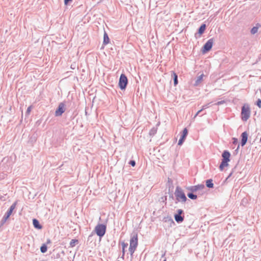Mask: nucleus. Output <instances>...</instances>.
I'll use <instances>...</instances> for the list:
<instances>
[{"label":"nucleus","mask_w":261,"mask_h":261,"mask_svg":"<svg viewBox=\"0 0 261 261\" xmlns=\"http://www.w3.org/2000/svg\"><path fill=\"white\" fill-rule=\"evenodd\" d=\"M50 243V240L49 239H48L47 240V243L48 244V243Z\"/></svg>","instance_id":"41"},{"label":"nucleus","mask_w":261,"mask_h":261,"mask_svg":"<svg viewBox=\"0 0 261 261\" xmlns=\"http://www.w3.org/2000/svg\"><path fill=\"white\" fill-rule=\"evenodd\" d=\"M106 225L103 224H97L95 226L94 231L92 232L91 234L89 236L88 239H90V238L93 236L94 232L96 233L99 238L103 237L106 233Z\"/></svg>","instance_id":"2"},{"label":"nucleus","mask_w":261,"mask_h":261,"mask_svg":"<svg viewBox=\"0 0 261 261\" xmlns=\"http://www.w3.org/2000/svg\"><path fill=\"white\" fill-rule=\"evenodd\" d=\"M17 201H15L11 205V206L9 207V208L8 210H9L10 211H12V212H13V210L16 207V206L17 205Z\"/></svg>","instance_id":"25"},{"label":"nucleus","mask_w":261,"mask_h":261,"mask_svg":"<svg viewBox=\"0 0 261 261\" xmlns=\"http://www.w3.org/2000/svg\"><path fill=\"white\" fill-rule=\"evenodd\" d=\"M174 194L176 197V203L178 202H185L187 200L185 194L182 189L179 186L176 187Z\"/></svg>","instance_id":"3"},{"label":"nucleus","mask_w":261,"mask_h":261,"mask_svg":"<svg viewBox=\"0 0 261 261\" xmlns=\"http://www.w3.org/2000/svg\"><path fill=\"white\" fill-rule=\"evenodd\" d=\"M232 143L233 144H237L238 143V140L237 138H232Z\"/></svg>","instance_id":"30"},{"label":"nucleus","mask_w":261,"mask_h":261,"mask_svg":"<svg viewBox=\"0 0 261 261\" xmlns=\"http://www.w3.org/2000/svg\"><path fill=\"white\" fill-rule=\"evenodd\" d=\"M202 111H203V110H202V109H201V110H199V111L197 112V113L196 114V115H195V117L196 116H197V115H199V114H200V113Z\"/></svg>","instance_id":"37"},{"label":"nucleus","mask_w":261,"mask_h":261,"mask_svg":"<svg viewBox=\"0 0 261 261\" xmlns=\"http://www.w3.org/2000/svg\"><path fill=\"white\" fill-rule=\"evenodd\" d=\"M162 200L163 201H166L167 200V196H164L162 197Z\"/></svg>","instance_id":"38"},{"label":"nucleus","mask_w":261,"mask_h":261,"mask_svg":"<svg viewBox=\"0 0 261 261\" xmlns=\"http://www.w3.org/2000/svg\"><path fill=\"white\" fill-rule=\"evenodd\" d=\"M12 212V211L8 210L5 215L3 217L1 221V224L0 226H2L4 225V224L6 222L8 219L10 217V216L11 215Z\"/></svg>","instance_id":"13"},{"label":"nucleus","mask_w":261,"mask_h":261,"mask_svg":"<svg viewBox=\"0 0 261 261\" xmlns=\"http://www.w3.org/2000/svg\"><path fill=\"white\" fill-rule=\"evenodd\" d=\"M79 243V240L77 239H72L70 242V247H74L76 244Z\"/></svg>","instance_id":"23"},{"label":"nucleus","mask_w":261,"mask_h":261,"mask_svg":"<svg viewBox=\"0 0 261 261\" xmlns=\"http://www.w3.org/2000/svg\"><path fill=\"white\" fill-rule=\"evenodd\" d=\"M163 261H167V260H166V258H165V259L163 260Z\"/></svg>","instance_id":"43"},{"label":"nucleus","mask_w":261,"mask_h":261,"mask_svg":"<svg viewBox=\"0 0 261 261\" xmlns=\"http://www.w3.org/2000/svg\"><path fill=\"white\" fill-rule=\"evenodd\" d=\"M33 224L34 227L38 229H40L42 228V226L40 224L39 221L36 219H33Z\"/></svg>","instance_id":"15"},{"label":"nucleus","mask_w":261,"mask_h":261,"mask_svg":"<svg viewBox=\"0 0 261 261\" xmlns=\"http://www.w3.org/2000/svg\"><path fill=\"white\" fill-rule=\"evenodd\" d=\"M138 245V233L136 231H133L130 235V245L129 251L131 255L134 253Z\"/></svg>","instance_id":"1"},{"label":"nucleus","mask_w":261,"mask_h":261,"mask_svg":"<svg viewBox=\"0 0 261 261\" xmlns=\"http://www.w3.org/2000/svg\"><path fill=\"white\" fill-rule=\"evenodd\" d=\"M173 79L174 82V86H176L178 84V76L175 72L173 73Z\"/></svg>","instance_id":"22"},{"label":"nucleus","mask_w":261,"mask_h":261,"mask_svg":"<svg viewBox=\"0 0 261 261\" xmlns=\"http://www.w3.org/2000/svg\"><path fill=\"white\" fill-rule=\"evenodd\" d=\"M210 103L203 105L202 108V110L208 108L209 107Z\"/></svg>","instance_id":"32"},{"label":"nucleus","mask_w":261,"mask_h":261,"mask_svg":"<svg viewBox=\"0 0 261 261\" xmlns=\"http://www.w3.org/2000/svg\"><path fill=\"white\" fill-rule=\"evenodd\" d=\"M72 0H64V4L67 5L68 3L71 2Z\"/></svg>","instance_id":"35"},{"label":"nucleus","mask_w":261,"mask_h":261,"mask_svg":"<svg viewBox=\"0 0 261 261\" xmlns=\"http://www.w3.org/2000/svg\"><path fill=\"white\" fill-rule=\"evenodd\" d=\"M259 26H260V24L259 23H257L256 26L253 27L250 31L251 34L252 35H254L255 33H256L258 31V27H259Z\"/></svg>","instance_id":"19"},{"label":"nucleus","mask_w":261,"mask_h":261,"mask_svg":"<svg viewBox=\"0 0 261 261\" xmlns=\"http://www.w3.org/2000/svg\"><path fill=\"white\" fill-rule=\"evenodd\" d=\"M117 261H120V260H117Z\"/></svg>","instance_id":"44"},{"label":"nucleus","mask_w":261,"mask_h":261,"mask_svg":"<svg viewBox=\"0 0 261 261\" xmlns=\"http://www.w3.org/2000/svg\"><path fill=\"white\" fill-rule=\"evenodd\" d=\"M31 110H32V106H29L27 110L26 114L29 115L30 114V112L31 111Z\"/></svg>","instance_id":"29"},{"label":"nucleus","mask_w":261,"mask_h":261,"mask_svg":"<svg viewBox=\"0 0 261 261\" xmlns=\"http://www.w3.org/2000/svg\"><path fill=\"white\" fill-rule=\"evenodd\" d=\"M204 188L203 184H199L194 186L189 187L188 189L192 192H195L199 190H202Z\"/></svg>","instance_id":"10"},{"label":"nucleus","mask_w":261,"mask_h":261,"mask_svg":"<svg viewBox=\"0 0 261 261\" xmlns=\"http://www.w3.org/2000/svg\"><path fill=\"white\" fill-rule=\"evenodd\" d=\"M188 133V130L187 128H185L182 132V135L180 136V138L178 141V145H181L185 141Z\"/></svg>","instance_id":"9"},{"label":"nucleus","mask_w":261,"mask_h":261,"mask_svg":"<svg viewBox=\"0 0 261 261\" xmlns=\"http://www.w3.org/2000/svg\"><path fill=\"white\" fill-rule=\"evenodd\" d=\"M206 26L205 24H202L200 25L198 30V33L201 35H202L205 31L206 29Z\"/></svg>","instance_id":"17"},{"label":"nucleus","mask_w":261,"mask_h":261,"mask_svg":"<svg viewBox=\"0 0 261 261\" xmlns=\"http://www.w3.org/2000/svg\"><path fill=\"white\" fill-rule=\"evenodd\" d=\"M110 43V39L107 32L105 31L103 34V44L107 45Z\"/></svg>","instance_id":"16"},{"label":"nucleus","mask_w":261,"mask_h":261,"mask_svg":"<svg viewBox=\"0 0 261 261\" xmlns=\"http://www.w3.org/2000/svg\"><path fill=\"white\" fill-rule=\"evenodd\" d=\"M188 197L192 199V200H195L197 198V196L194 194H193V192L188 193L187 194Z\"/></svg>","instance_id":"21"},{"label":"nucleus","mask_w":261,"mask_h":261,"mask_svg":"<svg viewBox=\"0 0 261 261\" xmlns=\"http://www.w3.org/2000/svg\"><path fill=\"white\" fill-rule=\"evenodd\" d=\"M127 245H128V244L127 243H124V242H123L122 243V248L125 249V248L127 246Z\"/></svg>","instance_id":"36"},{"label":"nucleus","mask_w":261,"mask_h":261,"mask_svg":"<svg viewBox=\"0 0 261 261\" xmlns=\"http://www.w3.org/2000/svg\"><path fill=\"white\" fill-rule=\"evenodd\" d=\"M129 164L130 165L134 167L136 165V162L134 160H130L129 162Z\"/></svg>","instance_id":"28"},{"label":"nucleus","mask_w":261,"mask_h":261,"mask_svg":"<svg viewBox=\"0 0 261 261\" xmlns=\"http://www.w3.org/2000/svg\"><path fill=\"white\" fill-rule=\"evenodd\" d=\"M228 166V163L222 161V162L219 166V169L221 171H222L225 167H227Z\"/></svg>","instance_id":"20"},{"label":"nucleus","mask_w":261,"mask_h":261,"mask_svg":"<svg viewBox=\"0 0 261 261\" xmlns=\"http://www.w3.org/2000/svg\"><path fill=\"white\" fill-rule=\"evenodd\" d=\"M234 169H235V168H234L232 169V171L230 173V174H229V175L228 176V177L226 178V180L228 179L230 176H231V175H232V173H233V171H234Z\"/></svg>","instance_id":"34"},{"label":"nucleus","mask_w":261,"mask_h":261,"mask_svg":"<svg viewBox=\"0 0 261 261\" xmlns=\"http://www.w3.org/2000/svg\"><path fill=\"white\" fill-rule=\"evenodd\" d=\"M250 116V109L248 105H244L242 107L241 118L243 121H247Z\"/></svg>","instance_id":"4"},{"label":"nucleus","mask_w":261,"mask_h":261,"mask_svg":"<svg viewBox=\"0 0 261 261\" xmlns=\"http://www.w3.org/2000/svg\"><path fill=\"white\" fill-rule=\"evenodd\" d=\"M214 38H211L207 41L202 47V52L205 53L210 51L213 46Z\"/></svg>","instance_id":"7"},{"label":"nucleus","mask_w":261,"mask_h":261,"mask_svg":"<svg viewBox=\"0 0 261 261\" xmlns=\"http://www.w3.org/2000/svg\"><path fill=\"white\" fill-rule=\"evenodd\" d=\"M205 185L208 188H213L214 184L212 179H208L205 180Z\"/></svg>","instance_id":"18"},{"label":"nucleus","mask_w":261,"mask_h":261,"mask_svg":"<svg viewBox=\"0 0 261 261\" xmlns=\"http://www.w3.org/2000/svg\"><path fill=\"white\" fill-rule=\"evenodd\" d=\"M122 256H123L124 255V253H125V249L124 248H122Z\"/></svg>","instance_id":"39"},{"label":"nucleus","mask_w":261,"mask_h":261,"mask_svg":"<svg viewBox=\"0 0 261 261\" xmlns=\"http://www.w3.org/2000/svg\"><path fill=\"white\" fill-rule=\"evenodd\" d=\"M203 76H204V74L203 73L200 74L198 76H197V77L196 78V79L195 81V83L193 84L194 86H195V87L198 86L200 84V83L202 82V81H203Z\"/></svg>","instance_id":"14"},{"label":"nucleus","mask_w":261,"mask_h":261,"mask_svg":"<svg viewBox=\"0 0 261 261\" xmlns=\"http://www.w3.org/2000/svg\"><path fill=\"white\" fill-rule=\"evenodd\" d=\"M47 247L46 244H43L40 247V251L42 253H45L47 251Z\"/></svg>","instance_id":"24"},{"label":"nucleus","mask_w":261,"mask_h":261,"mask_svg":"<svg viewBox=\"0 0 261 261\" xmlns=\"http://www.w3.org/2000/svg\"><path fill=\"white\" fill-rule=\"evenodd\" d=\"M156 128L153 127L149 131V135L150 136H154L156 133Z\"/></svg>","instance_id":"26"},{"label":"nucleus","mask_w":261,"mask_h":261,"mask_svg":"<svg viewBox=\"0 0 261 261\" xmlns=\"http://www.w3.org/2000/svg\"><path fill=\"white\" fill-rule=\"evenodd\" d=\"M230 153L228 150H224L222 154V161L228 163L230 161Z\"/></svg>","instance_id":"11"},{"label":"nucleus","mask_w":261,"mask_h":261,"mask_svg":"<svg viewBox=\"0 0 261 261\" xmlns=\"http://www.w3.org/2000/svg\"><path fill=\"white\" fill-rule=\"evenodd\" d=\"M165 253L163 254L162 255V257H164L165 256Z\"/></svg>","instance_id":"42"},{"label":"nucleus","mask_w":261,"mask_h":261,"mask_svg":"<svg viewBox=\"0 0 261 261\" xmlns=\"http://www.w3.org/2000/svg\"><path fill=\"white\" fill-rule=\"evenodd\" d=\"M248 134L247 132H244L242 133L241 135V145L242 146H244L247 143L248 140Z\"/></svg>","instance_id":"12"},{"label":"nucleus","mask_w":261,"mask_h":261,"mask_svg":"<svg viewBox=\"0 0 261 261\" xmlns=\"http://www.w3.org/2000/svg\"><path fill=\"white\" fill-rule=\"evenodd\" d=\"M128 84V80L126 76L122 73L119 80L118 85L121 90H125Z\"/></svg>","instance_id":"5"},{"label":"nucleus","mask_w":261,"mask_h":261,"mask_svg":"<svg viewBox=\"0 0 261 261\" xmlns=\"http://www.w3.org/2000/svg\"><path fill=\"white\" fill-rule=\"evenodd\" d=\"M175 221L178 223H180L183 222L184 220V211L181 209H178L177 213L174 216Z\"/></svg>","instance_id":"6"},{"label":"nucleus","mask_w":261,"mask_h":261,"mask_svg":"<svg viewBox=\"0 0 261 261\" xmlns=\"http://www.w3.org/2000/svg\"><path fill=\"white\" fill-rule=\"evenodd\" d=\"M65 111V105L63 102H61L57 108L55 115L57 117L60 116L64 113Z\"/></svg>","instance_id":"8"},{"label":"nucleus","mask_w":261,"mask_h":261,"mask_svg":"<svg viewBox=\"0 0 261 261\" xmlns=\"http://www.w3.org/2000/svg\"><path fill=\"white\" fill-rule=\"evenodd\" d=\"M256 105L259 108H261V99H258L256 103Z\"/></svg>","instance_id":"27"},{"label":"nucleus","mask_w":261,"mask_h":261,"mask_svg":"<svg viewBox=\"0 0 261 261\" xmlns=\"http://www.w3.org/2000/svg\"><path fill=\"white\" fill-rule=\"evenodd\" d=\"M224 103H225L224 100H221V101H219L217 102L215 105L219 106V105H221Z\"/></svg>","instance_id":"31"},{"label":"nucleus","mask_w":261,"mask_h":261,"mask_svg":"<svg viewBox=\"0 0 261 261\" xmlns=\"http://www.w3.org/2000/svg\"><path fill=\"white\" fill-rule=\"evenodd\" d=\"M5 178V175H4V174H3V175H2V176H0V180H1V179H3V178Z\"/></svg>","instance_id":"40"},{"label":"nucleus","mask_w":261,"mask_h":261,"mask_svg":"<svg viewBox=\"0 0 261 261\" xmlns=\"http://www.w3.org/2000/svg\"><path fill=\"white\" fill-rule=\"evenodd\" d=\"M169 199H171L172 200H174V196H173V194L170 193H169Z\"/></svg>","instance_id":"33"}]
</instances>
